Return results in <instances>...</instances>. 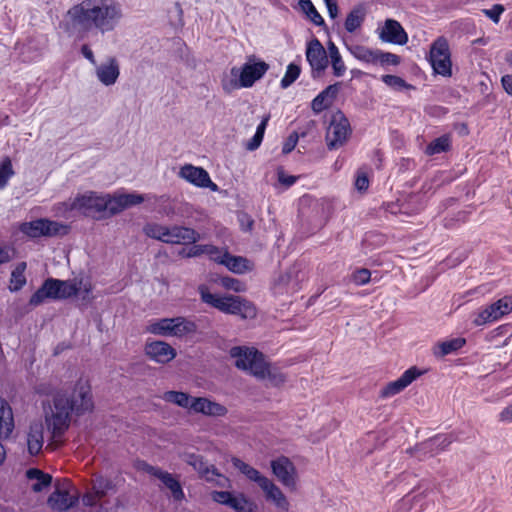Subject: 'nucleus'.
<instances>
[{"mask_svg":"<svg viewBox=\"0 0 512 512\" xmlns=\"http://www.w3.org/2000/svg\"><path fill=\"white\" fill-rule=\"evenodd\" d=\"M12 250L9 247L0 245V265L10 262Z\"/></svg>","mask_w":512,"mask_h":512,"instance_id":"69168bd1","label":"nucleus"},{"mask_svg":"<svg viewBox=\"0 0 512 512\" xmlns=\"http://www.w3.org/2000/svg\"><path fill=\"white\" fill-rule=\"evenodd\" d=\"M43 433L42 423L35 422L30 425L27 434V448L30 455L36 456L41 452L44 443Z\"/></svg>","mask_w":512,"mask_h":512,"instance_id":"a878e982","label":"nucleus"},{"mask_svg":"<svg viewBox=\"0 0 512 512\" xmlns=\"http://www.w3.org/2000/svg\"><path fill=\"white\" fill-rule=\"evenodd\" d=\"M284 381V375L279 368L268 363L263 353L258 351V383L262 382L265 386L279 387ZM259 387L260 384H258Z\"/></svg>","mask_w":512,"mask_h":512,"instance_id":"2eb2a0df","label":"nucleus"},{"mask_svg":"<svg viewBox=\"0 0 512 512\" xmlns=\"http://www.w3.org/2000/svg\"><path fill=\"white\" fill-rule=\"evenodd\" d=\"M353 56L367 64H399L400 58L396 54L383 52L379 49H370L365 46H354L351 48Z\"/></svg>","mask_w":512,"mask_h":512,"instance_id":"9b49d317","label":"nucleus"},{"mask_svg":"<svg viewBox=\"0 0 512 512\" xmlns=\"http://www.w3.org/2000/svg\"><path fill=\"white\" fill-rule=\"evenodd\" d=\"M451 146V139L449 135H442L436 139H434L432 142H430L426 147V154L427 155H436L440 154L442 152H446L450 149Z\"/></svg>","mask_w":512,"mask_h":512,"instance_id":"37998d69","label":"nucleus"},{"mask_svg":"<svg viewBox=\"0 0 512 512\" xmlns=\"http://www.w3.org/2000/svg\"><path fill=\"white\" fill-rule=\"evenodd\" d=\"M512 312V295H506L475 313L473 324L484 326L501 320Z\"/></svg>","mask_w":512,"mask_h":512,"instance_id":"20e7f679","label":"nucleus"},{"mask_svg":"<svg viewBox=\"0 0 512 512\" xmlns=\"http://www.w3.org/2000/svg\"><path fill=\"white\" fill-rule=\"evenodd\" d=\"M434 74H439L444 77L452 75V66H431Z\"/></svg>","mask_w":512,"mask_h":512,"instance_id":"338daca9","label":"nucleus"},{"mask_svg":"<svg viewBox=\"0 0 512 512\" xmlns=\"http://www.w3.org/2000/svg\"><path fill=\"white\" fill-rule=\"evenodd\" d=\"M27 268L26 262H20L16 265L11 273L10 286L11 292L21 290L26 284L25 270Z\"/></svg>","mask_w":512,"mask_h":512,"instance_id":"ea45409f","label":"nucleus"},{"mask_svg":"<svg viewBox=\"0 0 512 512\" xmlns=\"http://www.w3.org/2000/svg\"><path fill=\"white\" fill-rule=\"evenodd\" d=\"M200 239L201 235L195 229L186 226L173 225V235L172 239H170L173 244L190 245L198 242Z\"/></svg>","mask_w":512,"mask_h":512,"instance_id":"cd10ccee","label":"nucleus"},{"mask_svg":"<svg viewBox=\"0 0 512 512\" xmlns=\"http://www.w3.org/2000/svg\"><path fill=\"white\" fill-rule=\"evenodd\" d=\"M121 18L122 8L115 0H83L67 11L59 27L70 36L93 29L106 33L114 30Z\"/></svg>","mask_w":512,"mask_h":512,"instance_id":"f257e3e1","label":"nucleus"},{"mask_svg":"<svg viewBox=\"0 0 512 512\" xmlns=\"http://www.w3.org/2000/svg\"><path fill=\"white\" fill-rule=\"evenodd\" d=\"M466 344L465 338L457 337L438 343L434 348V355L444 357L460 350Z\"/></svg>","mask_w":512,"mask_h":512,"instance_id":"2f4dec72","label":"nucleus"},{"mask_svg":"<svg viewBox=\"0 0 512 512\" xmlns=\"http://www.w3.org/2000/svg\"><path fill=\"white\" fill-rule=\"evenodd\" d=\"M165 225H161L158 223H147L143 227V232L149 238L160 241L162 237V233L164 231Z\"/></svg>","mask_w":512,"mask_h":512,"instance_id":"603ef678","label":"nucleus"},{"mask_svg":"<svg viewBox=\"0 0 512 512\" xmlns=\"http://www.w3.org/2000/svg\"><path fill=\"white\" fill-rule=\"evenodd\" d=\"M14 429L13 412L8 402L0 398V438H8Z\"/></svg>","mask_w":512,"mask_h":512,"instance_id":"c85d7f7f","label":"nucleus"},{"mask_svg":"<svg viewBox=\"0 0 512 512\" xmlns=\"http://www.w3.org/2000/svg\"><path fill=\"white\" fill-rule=\"evenodd\" d=\"M300 73V66H287L286 73L281 79L280 86L283 89L288 88L293 82H295L298 79Z\"/></svg>","mask_w":512,"mask_h":512,"instance_id":"3c124183","label":"nucleus"},{"mask_svg":"<svg viewBox=\"0 0 512 512\" xmlns=\"http://www.w3.org/2000/svg\"><path fill=\"white\" fill-rule=\"evenodd\" d=\"M35 390L40 395L49 396L53 394L54 387L50 383L42 382L36 386Z\"/></svg>","mask_w":512,"mask_h":512,"instance_id":"0e129e2a","label":"nucleus"},{"mask_svg":"<svg viewBox=\"0 0 512 512\" xmlns=\"http://www.w3.org/2000/svg\"><path fill=\"white\" fill-rule=\"evenodd\" d=\"M213 501L226 505L236 512H252V503L243 495H235L228 491H213L211 493Z\"/></svg>","mask_w":512,"mask_h":512,"instance_id":"f3484780","label":"nucleus"},{"mask_svg":"<svg viewBox=\"0 0 512 512\" xmlns=\"http://www.w3.org/2000/svg\"><path fill=\"white\" fill-rule=\"evenodd\" d=\"M147 471L150 475L158 478L165 485V487L170 490L174 501L180 502L185 499V494L179 480L176 479L171 473L153 466H149Z\"/></svg>","mask_w":512,"mask_h":512,"instance_id":"a211bd4d","label":"nucleus"},{"mask_svg":"<svg viewBox=\"0 0 512 512\" xmlns=\"http://www.w3.org/2000/svg\"><path fill=\"white\" fill-rule=\"evenodd\" d=\"M180 458L192 466L195 471H197L200 475H207L209 472V468L207 464L204 462L203 457L200 454L184 452L180 454Z\"/></svg>","mask_w":512,"mask_h":512,"instance_id":"a19ab883","label":"nucleus"},{"mask_svg":"<svg viewBox=\"0 0 512 512\" xmlns=\"http://www.w3.org/2000/svg\"><path fill=\"white\" fill-rule=\"evenodd\" d=\"M306 58L309 64H322L327 59L326 50L318 39L314 38L308 43Z\"/></svg>","mask_w":512,"mask_h":512,"instance_id":"72a5a7b5","label":"nucleus"},{"mask_svg":"<svg viewBox=\"0 0 512 512\" xmlns=\"http://www.w3.org/2000/svg\"><path fill=\"white\" fill-rule=\"evenodd\" d=\"M173 318H162L149 323L146 331L165 337H173Z\"/></svg>","mask_w":512,"mask_h":512,"instance_id":"473e14b6","label":"nucleus"},{"mask_svg":"<svg viewBox=\"0 0 512 512\" xmlns=\"http://www.w3.org/2000/svg\"><path fill=\"white\" fill-rule=\"evenodd\" d=\"M111 487V483L108 480L100 479L94 485L96 495L101 498L105 495L106 490Z\"/></svg>","mask_w":512,"mask_h":512,"instance_id":"e2e57ef3","label":"nucleus"},{"mask_svg":"<svg viewBox=\"0 0 512 512\" xmlns=\"http://www.w3.org/2000/svg\"><path fill=\"white\" fill-rule=\"evenodd\" d=\"M430 64H451V53L448 41L438 37L430 47Z\"/></svg>","mask_w":512,"mask_h":512,"instance_id":"393cba45","label":"nucleus"},{"mask_svg":"<svg viewBox=\"0 0 512 512\" xmlns=\"http://www.w3.org/2000/svg\"><path fill=\"white\" fill-rule=\"evenodd\" d=\"M505 11V8L501 4H495L489 9H484L483 13L491 19L494 23H498L501 14Z\"/></svg>","mask_w":512,"mask_h":512,"instance_id":"4d7b16f0","label":"nucleus"},{"mask_svg":"<svg viewBox=\"0 0 512 512\" xmlns=\"http://www.w3.org/2000/svg\"><path fill=\"white\" fill-rule=\"evenodd\" d=\"M26 477L29 480H36L35 483L32 484V490L34 492H41L46 487L50 486L52 482V476L42 472L37 468H30L26 471Z\"/></svg>","mask_w":512,"mask_h":512,"instance_id":"f704fd0d","label":"nucleus"},{"mask_svg":"<svg viewBox=\"0 0 512 512\" xmlns=\"http://www.w3.org/2000/svg\"><path fill=\"white\" fill-rule=\"evenodd\" d=\"M60 284H62V280L55 278L46 279L43 282V284L30 297L29 304L31 306L36 307L42 304L46 299L56 300Z\"/></svg>","mask_w":512,"mask_h":512,"instance_id":"412c9836","label":"nucleus"},{"mask_svg":"<svg viewBox=\"0 0 512 512\" xmlns=\"http://www.w3.org/2000/svg\"><path fill=\"white\" fill-rule=\"evenodd\" d=\"M214 262L224 265L228 270L233 273L241 274L249 269L248 260L241 256H233L227 250L221 251L217 254V259Z\"/></svg>","mask_w":512,"mask_h":512,"instance_id":"5701e85b","label":"nucleus"},{"mask_svg":"<svg viewBox=\"0 0 512 512\" xmlns=\"http://www.w3.org/2000/svg\"><path fill=\"white\" fill-rule=\"evenodd\" d=\"M15 174L11 159L5 157L0 162V189L7 187L10 178Z\"/></svg>","mask_w":512,"mask_h":512,"instance_id":"a18cd8bd","label":"nucleus"},{"mask_svg":"<svg viewBox=\"0 0 512 512\" xmlns=\"http://www.w3.org/2000/svg\"><path fill=\"white\" fill-rule=\"evenodd\" d=\"M258 487L262 490L265 500L277 512H289L290 502L283 491L270 479L258 474Z\"/></svg>","mask_w":512,"mask_h":512,"instance_id":"9d476101","label":"nucleus"},{"mask_svg":"<svg viewBox=\"0 0 512 512\" xmlns=\"http://www.w3.org/2000/svg\"><path fill=\"white\" fill-rule=\"evenodd\" d=\"M222 87L225 92L231 93L239 88L238 69L233 67L229 75H225L222 79Z\"/></svg>","mask_w":512,"mask_h":512,"instance_id":"8fccbe9b","label":"nucleus"},{"mask_svg":"<svg viewBox=\"0 0 512 512\" xmlns=\"http://www.w3.org/2000/svg\"><path fill=\"white\" fill-rule=\"evenodd\" d=\"M453 439L449 435L438 434L430 438L422 444L423 449L429 450L432 453H438L444 450L452 443Z\"/></svg>","mask_w":512,"mask_h":512,"instance_id":"58836bf2","label":"nucleus"},{"mask_svg":"<svg viewBox=\"0 0 512 512\" xmlns=\"http://www.w3.org/2000/svg\"><path fill=\"white\" fill-rule=\"evenodd\" d=\"M298 139H299V137H298L297 132H292L288 136V138L285 140V142L283 144V147H282V152L284 154L290 153L295 148V146L297 145Z\"/></svg>","mask_w":512,"mask_h":512,"instance_id":"052dcab7","label":"nucleus"},{"mask_svg":"<svg viewBox=\"0 0 512 512\" xmlns=\"http://www.w3.org/2000/svg\"><path fill=\"white\" fill-rule=\"evenodd\" d=\"M104 198V212L108 211L111 215L118 214L123 210L138 205L144 201V198L140 194H103Z\"/></svg>","mask_w":512,"mask_h":512,"instance_id":"ddd939ff","label":"nucleus"},{"mask_svg":"<svg viewBox=\"0 0 512 512\" xmlns=\"http://www.w3.org/2000/svg\"><path fill=\"white\" fill-rule=\"evenodd\" d=\"M103 194L94 191H88L84 194L77 195L68 206L70 211H78L84 216H95L104 212Z\"/></svg>","mask_w":512,"mask_h":512,"instance_id":"0eeeda50","label":"nucleus"},{"mask_svg":"<svg viewBox=\"0 0 512 512\" xmlns=\"http://www.w3.org/2000/svg\"><path fill=\"white\" fill-rule=\"evenodd\" d=\"M379 38L386 43L404 45L408 41V35L401 24L394 19H387L382 26L377 28Z\"/></svg>","mask_w":512,"mask_h":512,"instance_id":"dca6fc26","label":"nucleus"},{"mask_svg":"<svg viewBox=\"0 0 512 512\" xmlns=\"http://www.w3.org/2000/svg\"><path fill=\"white\" fill-rule=\"evenodd\" d=\"M420 375L421 372L416 367L407 369L398 379L389 382L381 390V396L388 398L400 393Z\"/></svg>","mask_w":512,"mask_h":512,"instance_id":"6ab92c4d","label":"nucleus"},{"mask_svg":"<svg viewBox=\"0 0 512 512\" xmlns=\"http://www.w3.org/2000/svg\"><path fill=\"white\" fill-rule=\"evenodd\" d=\"M199 293L202 302L211 305L221 312L236 315L242 311V303L238 297L219 296L211 293L205 286L199 287Z\"/></svg>","mask_w":512,"mask_h":512,"instance_id":"1a4fd4ad","label":"nucleus"},{"mask_svg":"<svg viewBox=\"0 0 512 512\" xmlns=\"http://www.w3.org/2000/svg\"><path fill=\"white\" fill-rule=\"evenodd\" d=\"M277 174L279 183L286 188L292 186L298 179L296 176L287 175L283 170H278Z\"/></svg>","mask_w":512,"mask_h":512,"instance_id":"680f3d73","label":"nucleus"},{"mask_svg":"<svg viewBox=\"0 0 512 512\" xmlns=\"http://www.w3.org/2000/svg\"><path fill=\"white\" fill-rule=\"evenodd\" d=\"M383 82L395 91L414 90L415 87L408 84L401 77L395 75H384Z\"/></svg>","mask_w":512,"mask_h":512,"instance_id":"de8ad7c7","label":"nucleus"},{"mask_svg":"<svg viewBox=\"0 0 512 512\" xmlns=\"http://www.w3.org/2000/svg\"><path fill=\"white\" fill-rule=\"evenodd\" d=\"M371 280H373L372 273L366 268L358 269L352 274V281L359 286L365 285Z\"/></svg>","mask_w":512,"mask_h":512,"instance_id":"5fc2aeb1","label":"nucleus"},{"mask_svg":"<svg viewBox=\"0 0 512 512\" xmlns=\"http://www.w3.org/2000/svg\"><path fill=\"white\" fill-rule=\"evenodd\" d=\"M208 255L211 260L217 259L219 248L211 244H196L194 243L188 248L186 258H195L201 255Z\"/></svg>","mask_w":512,"mask_h":512,"instance_id":"c9c22d12","label":"nucleus"},{"mask_svg":"<svg viewBox=\"0 0 512 512\" xmlns=\"http://www.w3.org/2000/svg\"><path fill=\"white\" fill-rule=\"evenodd\" d=\"M169 50L171 53V60L175 62H184L186 64L190 61V53L186 43L179 37L173 38L169 41Z\"/></svg>","mask_w":512,"mask_h":512,"instance_id":"7c9ffc66","label":"nucleus"},{"mask_svg":"<svg viewBox=\"0 0 512 512\" xmlns=\"http://www.w3.org/2000/svg\"><path fill=\"white\" fill-rule=\"evenodd\" d=\"M305 279L306 273L301 264H294L275 280L273 292L276 295L294 294L301 289V284Z\"/></svg>","mask_w":512,"mask_h":512,"instance_id":"423d86ee","label":"nucleus"},{"mask_svg":"<svg viewBox=\"0 0 512 512\" xmlns=\"http://www.w3.org/2000/svg\"><path fill=\"white\" fill-rule=\"evenodd\" d=\"M327 58H330L331 63L330 64H339L341 62V55L339 53L338 48L333 42H329L327 51H326Z\"/></svg>","mask_w":512,"mask_h":512,"instance_id":"bf43d9fd","label":"nucleus"},{"mask_svg":"<svg viewBox=\"0 0 512 512\" xmlns=\"http://www.w3.org/2000/svg\"><path fill=\"white\" fill-rule=\"evenodd\" d=\"M95 73L98 80L106 86L114 84L120 74L119 66H96Z\"/></svg>","mask_w":512,"mask_h":512,"instance_id":"e433bc0d","label":"nucleus"},{"mask_svg":"<svg viewBox=\"0 0 512 512\" xmlns=\"http://www.w3.org/2000/svg\"><path fill=\"white\" fill-rule=\"evenodd\" d=\"M193 398L189 394L180 391H166L162 395V399L166 402H170L178 405L179 407L190 409L193 402Z\"/></svg>","mask_w":512,"mask_h":512,"instance_id":"4c0bfd02","label":"nucleus"},{"mask_svg":"<svg viewBox=\"0 0 512 512\" xmlns=\"http://www.w3.org/2000/svg\"><path fill=\"white\" fill-rule=\"evenodd\" d=\"M351 134V127L348 119L341 111L331 116L329 126L326 130V144L329 150H335L345 144Z\"/></svg>","mask_w":512,"mask_h":512,"instance_id":"39448f33","label":"nucleus"},{"mask_svg":"<svg viewBox=\"0 0 512 512\" xmlns=\"http://www.w3.org/2000/svg\"><path fill=\"white\" fill-rule=\"evenodd\" d=\"M365 19V12L362 7H355L347 15L344 26L349 33H353L361 27Z\"/></svg>","mask_w":512,"mask_h":512,"instance_id":"79ce46f5","label":"nucleus"},{"mask_svg":"<svg viewBox=\"0 0 512 512\" xmlns=\"http://www.w3.org/2000/svg\"><path fill=\"white\" fill-rule=\"evenodd\" d=\"M369 187V179L367 176V173L365 171L359 170L356 175L355 179V188L360 191L364 192Z\"/></svg>","mask_w":512,"mask_h":512,"instance_id":"13d9d810","label":"nucleus"},{"mask_svg":"<svg viewBox=\"0 0 512 512\" xmlns=\"http://www.w3.org/2000/svg\"><path fill=\"white\" fill-rule=\"evenodd\" d=\"M178 176L196 187L218 191V186L211 180L209 173L202 167L185 164L180 168Z\"/></svg>","mask_w":512,"mask_h":512,"instance_id":"f8f14e48","label":"nucleus"},{"mask_svg":"<svg viewBox=\"0 0 512 512\" xmlns=\"http://www.w3.org/2000/svg\"><path fill=\"white\" fill-rule=\"evenodd\" d=\"M173 321V337L183 338L197 332V324L186 317H173Z\"/></svg>","mask_w":512,"mask_h":512,"instance_id":"c756f323","label":"nucleus"},{"mask_svg":"<svg viewBox=\"0 0 512 512\" xmlns=\"http://www.w3.org/2000/svg\"><path fill=\"white\" fill-rule=\"evenodd\" d=\"M53 404L54 410L48 422L53 436L57 438L68 429L72 412L81 415L92 410L93 401L89 383L83 379L78 380L70 396L58 392L54 396Z\"/></svg>","mask_w":512,"mask_h":512,"instance_id":"f03ea898","label":"nucleus"},{"mask_svg":"<svg viewBox=\"0 0 512 512\" xmlns=\"http://www.w3.org/2000/svg\"><path fill=\"white\" fill-rule=\"evenodd\" d=\"M221 284L225 289L233 290L235 292H242L245 289L244 284L240 280L229 276L223 277L221 279Z\"/></svg>","mask_w":512,"mask_h":512,"instance_id":"6e6d98bb","label":"nucleus"},{"mask_svg":"<svg viewBox=\"0 0 512 512\" xmlns=\"http://www.w3.org/2000/svg\"><path fill=\"white\" fill-rule=\"evenodd\" d=\"M243 70L238 69L239 88L251 87L256 81V66H243Z\"/></svg>","mask_w":512,"mask_h":512,"instance_id":"49530a36","label":"nucleus"},{"mask_svg":"<svg viewBox=\"0 0 512 512\" xmlns=\"http://www.w3.org/2000/svg\"><path fill=\"white\" fill-rule=\"evenodd\" d=\"M300 9L306 14V16L317 26L324 24V19L318 13L311 0H300Z\"/></svg>","mask_w":512,"mask_h":512,"instance_id":"c03bdc74","label":"nucleus"},{"mask_svg":"<svg viewBox=\"0 0 512 512\" xmlns=\"http://www.w3.org/2000/svg\"><path fill=\"white\" fill-rule=\"evenodd\" d=\"M19 230L30 238H38L41 236L52 237L66 235L69 231V226L57 221L40 218L21 223Z\"/></svg>","mask_w":512,"mask_h":512,"instance_id":"7ed1b4c3","label":"nucleus"},{"mask_svg":"<svg viewBox=\"0 0 512 512\" xmlns=\"http://www.w3.org/2000/svg\"><path fill=\"white\" fill-rule=\"evenodd\" d=\"M47 502L53 510L64 512L78 503V497L72 496L67 490L57 489L50 494Z\"/></svg>","mask_w":512,"mask_h":512,"instance_id":"b1692460","label":"nucleus"},{"mask_svg":"<svg viewBox=\"0 0 512 512\" xmlns=\"http://www.w3.org/2000/svg\"><path fill=\"white\" fill-rule=\"evenodd\" d=\"M79 286L71 281L62 280V284L59 285V292L57 299H68L74 297L79 292Z\"/></svg>","mask_w":512,"mask_h":512,"instance_id":"09e8293b","label":"nucleus"},{"mask_svg":"<svg viewBox=\"0 0 512 512\" xmlns=\"http://www.w3.org/2000/svg\"><path fill=\"white\" fill-rule=\"evenodd\" d=\"M191 410L195 413H200L211 417H222L225 416L228 412L224 405L212 401L206 397L193 398Z\"/></svg>","mask_w":512,"mask_h":512,"instance_id":"4be33fe9","label":"nucleus"},{"mask_svg":"<svg viewBox=\"0 0 512 512\" xmlns=\"http://www.w3.org/2000/svg\"><path fill=\"white\" fill-rule=\"evenodd\" d=\"M237 369L256 376V348L247 346H234L229 350Z\"/></svg>","mask_w":512,"mask_h":512,"instance_id":"4468645a","label":"nucleus"},{"mask_svg":"<svg viewBox=\"0 0 512 512\" xmlns=\"http://www.w3.org/2000/svg\"><path fill=\"white\" fill-rule=\"evenodd\" d=\"M501 82L506 93L512 96V75H504Z\"/></svg>","mask_w":512,"mask_h":512,"instance_id":"774afa93","label":"nucleus"},{"mask_svg":"<svg viewBox=\"0 0 512 512\" xmlns=\"http://www.w3.org/2000/svg\"><path fill=\"white\" fill-rule=\"evenodd\" d=\"M337 84L329 85L321 91L312 101L311 108L315 113H320L329 108L338 94Z\"/></svg>","mask_w":512,"mask_h":512,"instance_id":"bb28decb","label":"nucleus"},{"mask_svg":"<svg viewBox=\"0 0 512 512\" xmlns=\"http://www.w3.org/2000/svg\"><path fill=\"white\" fill-rule=\"evenodd\" d=\"M147 356L157 363L165 364L176 357V350L167 342L152 341L146 344Z\"/></svg>","mask_w":512,"mask_h":512,"instance_id":"aec40b11","label":"nucleus"},{"mask_svg":"<svg viewBox=\"0 0 512 512\" xmlns=\"http://www.w3.org/2000/svg\"><path fill=\"white\" fill-rule=\"evenodd\" d=\"M233 466L245 474L250 480L256 481V469L250 467L239 458H232Z\"/></svg>","mask_w":512,"mask_h":512,"instance_id":"864d4df0","label":"nucleus"},{"mask_svg":"<svg viewBox=\"0 0 512 512\" xmlns=\"http://www.w3.org/2000/svg\"><path fill=\"white\" fill-rule=\"evenodd\" d=\"M271 469L277 480L287 489L297 488L298 472L294 463L286 456H280L271 461Z\"/></svg>","mask_w":512,"mask_h":512,"instance_id":"6e6552de","label":"nucleus"}]
</instances>
